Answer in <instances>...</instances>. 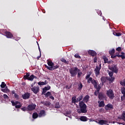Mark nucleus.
Wrapping results in <instances>:
<instances>
[{
    "instance_id": "1",
    "label": "nucleus",
    "mask_w": 125,
    "mask_h": 125,
    "mask_svg": "<svg viewBox=\"0 0 125 125\" xmlns=\"http://www.w3.org/2000/svg\"><path fill=\"white\" fill-rule=\"evenodd\" d=\"M79 105L80 109H77V113L79 114H85V113H87L86 104H84L83 101L80 102Z\"/></svg>"
},
{
    "instance_id": "2",
    "label": "nucleus",
    "mask_w": 125,
    "mask_h": 125,
    "mask_svg": "<svg viewBox=\"0 0 125 125\" xmlns=\"http://www.w3.org/2000/svg\"><path fill=\"white\" fill-rule=\"evenodd\" d=\"M80 71V69L77 67H74L73 68H71L69 70V73L70 74L71 77L74 78V77H76L77 75H78V72Z\"/></svg>"
},
{
    "instance_id": "3",
    "label": "nucleus",
    "mask_w": 125,
    "mask_h": 125,
    "mask_svg": "<svg viewBox=\"0 0 125 125\" xmlns=\"http://www.w3.org/2000/svg\"><path fill=\"white\" fill-rule=\"evenodd\" d=\"M106 95L110 99H114L115 98V94L113 90L109 89L106 91Z\"/></svg>"
},
{
    "instance_id": "4",
    "label": "nucleus",
    "mask_w": 125,
    "mask_h": 125,
    "mask_svg": "<svg viewBox=\"0 0 125 125\" xmlns=\"http://www.w3.org/2000/svg\"><path fill=\"white\" fill-rule=\"evenodd\" d=\"M87 80V83H91L93 85H94L95 88H97V82H96V81L95 80L93 79V78H92V77H90Z\"/></svg>"
},
{
    "instance_id": "5",
    "label": "nucleus",
    "mask_w": 125,
    "mask_h": 125,
    "mask_svg": "<svg viewBox=\"0 0 125 125\" xmlns=\"http://www.w3.org/2000/svg\"><path fill=\"white\" fill-rule=\"evenodd\" d=\"M100 70H101V63L99 64V66L97 65L94 69L96 77H98L100 75Z\"/></svg>"
},
{
    "instance_id": "6",
    "label": "nucleus",
    "mask_w": 125,
    "mask_h": 125,
    "mask_svg": "<svg viewBox=\"0 0 125 125\" xmlns=\"http://www.w3.org/2000/svg\"><path fill=\"white\" fill-rule=\"evenodd\" d=\"M109 70L112 71L115 74H117L118 72L119 71V68L117 67V65L113 64L109 67Z\"/></svg>"
},
{
    "instance_id": "7",
    "label": "nucleus",
    "mask_w": 125,
    "mask_h": 125,
    "mask_svg": "<svg viewBox=\"0 0 125 125\" xmlns=\"http://www.w3.org/2000/svg\"><path fill=\"white\" fill-rule=\"evenodd\" d=\"M31 90L35 94H37V93L40 91V87L38 86L33 87V85H31Z\"/></svg>"
},
{
    "instance_id": "8",
    "label": "nucleus",
    "mask_w": 125,
    "mask_h": 125,
    "mask_svg": "<svg viewBox=\"0 0 125 125\" xmlns=\"http://www.w3.org/2000/svg\"><path fill=\"white\" fill-rule=\"evenodd\" d=\"M36 107H37V105L34 104H29L27 106V110L28 111H33V110H35V109H36Z\"/></svg>"
},
{
    "instance_id": "9",
    "label": "nucleus",
    "mask_w": 125,
    "mask_h": 125,
    "mask_svg": "<svg viewBox=\"0 0 125 125\" xmlns=\"http://www.w3.org/2000/svg\"><path fill=\"white\" fill-rule=\"evenodd\" d=\"M47 69L48 70H49L50 71H53V70H55V69H58L59 68V66L57 65H54V63H53V65L52 66H46Z\"/></svg>"
},
{
    "instance_id": "10",
    "label": "nucleus",
    "mask_w": 125,
    "mask_h": 125,
    "mask_svg": "<svg viewBox=\"0 0 125 125\" xmlns=\"http://www.w3.org/2000/svg\"><path fill=\"white\" fill-rule=\"evenodd\" d=\"M30 96H31V93L27 92L22 95V98L24 100L29 99Z\"/></svg>"
},
{
    "instance_id": "11",
    "label": "nucleus",
    "mask_w": 125,
    "mask_h": 125,
    "mask_svg": "<svg viewBox=\"0 0 125 125\" xmlns=\"http://www.w3.org/2000/svg\"><path fill=\"white\" fill-rule=\"evenodd\" d=\"M108 123H109V121L107 120H100L98 123L99 125H109V124H108Z\"/></svg>"
},
{
    "instance_id": "12",
    "label": "nucleus",
    "mask_w": 125,
    "mask_h": 125,
    "mask_svg": "<svg viewBox=\"0 0 125 125\" xmlns=\"http://www.w3.org/2000/svg\"><path fill=\"white\" fill-rule=\"evenodd\" d=\"M99 99L100 100H103L106 98V95L103 93H99L98 95Z\"/></svg>"
},
{
    "instance_id": "13",
    "label": "nucleus",
    "mask_w": 125,
    "mask_h": 125,
    "mask_svg": "<svg viewBox=\"0 0 125 125\" xmlns=\"http://www.w3.org/2000/svg\"><path fill=\"white\" fill-rule=\"evenodd\" d=\"M108 108L109 109H114V107L113 106V104H108L107 105H106L104 107V108L105 109L106 111H108Z\"/></svg>"
},
{
    "instance_id": "14",
    "label": "nucleus",
    "mask_w": 125,
    "mask_h": 125,
    "mask_svg": "<svg viewBox=\"0 0 125 125\" xmlns=\"http://www.w3.org/2000/svg\"><path fill=\"white\" fill-rule=\"evenodd\" d=\"M45 111L43 110H42L40 111L39 113V118H42V117H44L45 116Z\"/></svg>"
},
{
    "instance_id": "15",
    "label": "nucleus",
    "mask_w": 125,
    "mask_h": 125,
    "mask_svg": "<svg viewBox=\"0 0 125 125\" xmlns=\"http://www.w3.org/2000/svg\"><path fill=\"white\" fill-rule=\"evenodd\" d=\"M6 36L8 39H12L13 37V35L10 32L6 31L5 32Z\"/></svg>"
},
{
    "instance_id": "16",
    "label": "nucleus",
    "mask_w": 125,
    "mask_h": 125,
    "mask_svg": "<svg viewBox=\"0 0 125 125\" xmlns=\"http://www.w3.org/2000/svg\"><path fill=\"white\" fill-rule=\"evenodd\" d=\"M89 100V95H86L85 97H83V100L82 101L84 102V103H87L88 102V101Z\"/></svg>"
},
{
    "instance_id": "17",
    "label": "nucleus",
    "mask_w": 125,
    "mask_h": 125,
    "mask_svg": "<svg viewBox=\"0 0 125 125\" xmlns=\"http://www.w3.org/2000/svg\"><path fill=\"white\" fill-rule=\"evenodd\" d=\"M71 102L74 104H76V103H78L79 102L78 101V99H77V97L76 96L73 97L71 99Z\"/></svg>"
},
{
    "instance_id": "18",
    "label": "nucleus",
    "mask_w": 125,
    "mask_h": 125,
    "mask_svg": "<svg viewBox=\"0 0 125 125\" xmlns=\"http://www.w3.org/2000/svg\"><path fill=\"white\" fill-rule=\"evenodd\" d=\"M88 53L89 55H91V56H95L96 55V52L92 50H89Z\"/></svg>"
},
{
    "instance_id": "19",
    "label": "nucleus",
    "mask_w": 125,
    "mask_h": 125,
    "mask_svg": "<svg viewBox=\"0 0 125 125\" xmlns=\"http://www.w3.org/2000/svg\"><path fill=\"white\" fill-rule=\"evenodd\" d=\"M98 103H99V107H104L105 106V104L104 103V101H98Z\"/></svg>"
},
{
    "instance_id": "20",
    "label": "nucleus",
    "mask_w": 125,
    "mask_h": 125,
    "mask_svg": "<svg viewBox=\"0 0 125 125\" xmlns=\"http://www.w3.org/2000/svg\"><path fill=\"white\" fill-rule=\"evenodd\" d=\"M101 81L103 85V84H104V83H106L107 81V78L105 77H103L101 78Z\"/></svg>"
},
{
    "instance_id": "21",
    "label": "nucleus",
    "mask_w": 125,
    "mask_h": 125,
    "mask_svg": "<svg viewBox=\"0 0 125 125\" xmlns=\"http://www.w3.org/2000/svg\"><path fill=\"white\" fill-rule=\"evenodd\" d=\"M41 103L43 104V105H44L45 106H47V107H48V106H50V103L49 102H41Z\"/></svg>"
},
{
    "instance_id": "22",
    "label": "nucleus",
    "mask_w": 125,
    "mask_h": 125,
    "mask_svg": "<svg viewBox=\"0 0 125 125\" xmlns=\"http://www.w3.org/2000/svg\"><path fill=\"white\" fill-rule=\"evenodd\" d=\"M80 119L82 122H86L87 121V118L85 116H81Z\"/></svg>"
},
{
    "instance_id": "23",
    "label": "nucleus",
    "mask_w": 125,
    "mask_h": 125,
    "mask_svg": "<svg viewBox=\"0 0 125 125\" xmlns=\"http://www.w3.org/2000/svg\"><path fill=\"white\" fill-rule=\"evenodd\" d=\"M83 98V95H81L79 96L77 99L78 102H81Z\"/></svg>"
},
{
    "instance_id": "24",
    "label": "nucleus",
    "mask_w": 125,
    "mask_h": 125,
    "mask_svg": "<svg viewBox=\"0 0 125 125\" xmlns=\"http://www.w3.org/2000/svg\"><path fill=\"white\" fill-rule=\"evenodd\" d=\"M107 81H109V82H114L115 81V77L111 76L109 77V78H107Z\"/></svg>"
},
{
    "instance_id": "25",
    "label": "nucleus",
    "mask_w": 125,
    "mask_h": 125,
    "mask_svg": "<svg viewBox=\"0 0 125 125\" xmlns=\"http://www.w3.org/2000/svg\"><path fill=\"white\" fill-rule=\"evenodd\" d=\"M92 73V72H91V71H90V72H89L87 74V75H86V77H85V79L86 80H87L88 79H89V78H90V76L91 75V74Z\"/></svg>"
},
{
    "instance_id": "26",
    "label": "nucleus",
    "mask_w": 125,
    "mask_h": 125,
    "mask_svg": "<svg viewBox=\"0 0 125 125\" xmlns=\"http://www.w3.org/2000/svg\"><path fill=\"white\" fill-rule=\"evenodd\" d=\"M39 117V114L37 112L33 113L32 117L33 119H37Z\"/></svg>"
},
{
    "instance_id": "27",
    "label": "nucleus",
    "mask_w": 125,
    "mask_h": 125,
    "mask_svg": "<svg viewBox=\"0 0 125 125\" xmlns=\"http://www.w3.org/2000/svg\"><path fill=\"white\" fill-rule=\"evenodd\" d=\"M121 92L123 94L124 97L125 98V86L121 89Z\"/></svg>"
},
{
    "instance_id": "28",
    "label": "nucleus",
    "mask_w": 125,
    "mask_h": 125,
    "mask_svg": "<svg viewBox=\"0 0 125 125\" xmlns=\"http://www.w3.org/2000/svg\"><path fill=\"white\" fill-rule=\"evenodd\" d=\"M30 77V73H26V75H24L23 77V79H24V80H28V79H29Z\"/></svg>"
},
{
    "instance_id": "29",
    "label": "nucleus",
    "mask_w": 125,
    "mask_h": 125,
    "mask_svg": "<svg viewBox=\"0 0 125 125\" xmlns=\"http://www.w3.org/2000/svg\"><path fill=\"white\" fill-rule=\"evenodd\" d=\"M36 76H34V75H31L29 77H28V78L27 79V80H28V81H33V80H34V79H35V77Z\"/></svg>"
},
{
    "instance_id": "30",
    "label": "nucleus",
    "mask_w": 125,
    "mask_h": 125,
    "mask_svg": "<svg viewBox=\"0 0 125 125\" xmlns=\"http://www.w3.org/2000/svg\"><path fill=\"white\" fill-rule=\"evenodd\" d=\"M71 111H66L64 113L65 116H66V117H69L68 115H70L71 114Z\"/></svg>"
},
{
    "instance_id": "31",
    "label": "nucleus",
    "mask_w": 125,
    "mask_h": 125,
    "mask_svg": "<svg viewBox=\"0 0 125 125\" xmlns=\"http://www.w3.org/2000/svg\"><path fill=\"white\" fill-rule=\"evenodd\" d=\"M77 75L78 78H81V76L83 75V72H81V70L78 72Z\"/></svg>"
},
{
    "instance_id": "32",
    "label": "nucleus",
    "mask_w": 125,
    "mask_h": 125,
    "mask_svg": "<svg viewBox=\"0 0 125 125\" xmlns=\"http://www.w3.org/2000/svg\"><path fill=\"white\" fill-rule=\"evenodd\" d=\"M44 95H45L46 98H47L48 96H50V95H51V92H47L46 93H45Z\"/></svg>"
},
{
    "instance_id": "33",
    "label": "nucleus",
    "mask_w": 125,
    "mask_h": 125,
    "mask_svg": "<svg viewBox=\"0 0 125 125\" xmlns=\"http://www.w3.org/2000/svg\"><path fill=\"white\" fill-rule=\"evenodd\" d=\"M78 90H82V88H83V83H80V84L78 85Z\"/></svg>"
},
{
    "instance_id": "34",
    "label": "nucleus",
    "mask_w": 125,
    "mask_h": 125,
    "mask_svg": "<svg viewBox=\"0 0 125 125\" xmlns=\"http://www.w3.org/2000/svg\"><path fill=\"white\" fill-rule=\"evenodd\" d=\"M109 53L110 55H112L115 53V49H112L111 50H109Z\"/></svg>"
},
{
    "instance_id": "35",
    "label": "nucleus",
    "mask_w": 125,
    "mask_h": 125,
    "mask_svg": "<svg viewBox=\"0 0 125 125\" xmlns=\"http://www.w3.org/2000/svg\"><path fill=\"white\" fill-rule=\"evenodd\" d=\"M62 62L65 63V64H69V61H66L64 58L61 59Z\"/></svg>"
},
{
    "instance_id": "36",
    "label": "nucleus",
    "mask_w": 125,
    "mask_h": 125,
    "mask_svg": "<svg viewBox=\"0 0 125 125\" xmlns=\"http://www.w3.org/2000/svg\"><path fill=\"white\" fill-rule=\"evenodd\" d=\"M21 110L23 112H26V111L28 110V107L24 106L23 107L21 108Z\"/></svg>"
},
{
    "instance_id": "37",
    "label": "nucleus",
    "mask_w": 125,
    "mask_h": 125,
    "mask_svg": "<svg viewBox=\"0 0 125 125\" xmlns=\"http://www.w3.org/2000/svg\"><path fill=\"white\" fill-rule=\"evenodd\" d=\"M120 84H121V85H123V86H125V79L120 82Z\"/></svg>"
},
{
    "instance_id": "38",
    "label": "nucleus",
    "mask_w": 125,
    "mask_h": 125,
    "mask_svg": "<svg viewBox=\"0 0 125 125\" xmlns=\"http://www.w3.org/2000/svg\"><path fill=\"white\" fill-rule=\"evenodd\" d=\"M1 91H3V92H7V91H8V88H7V87H6L4 89H1Z\"/></svg>"
},
{
    "instance_id": "39",
    "label": "nucleus",
    "mask_w": 125,
    "mask_h": 125,
    "mask_svg": "<svg viewBox=\"0 0 125 125\" xmlns=\"http://www.w3.org/2000/svg\"><path fill=\"white\" fill-rule=\"evenodd\" d=\"M1 88H4L5 86H6V84L4 82H2L1 84L0 85Z\"/></svg>"
},
{
    "instance_id": "40",
    "label": "nucleus",
    "mask_w": 125,
    "mask_h": 125,
    "mask_svg": "<svg viewBox=\"0 0 125 125\" xmlns=\"http://www.w3.org/2000/svg\"><path fill=\"white\" fill-rule=\"evenodd\" d=\"M103 59L104 60V63H108V59L107 58V57H103Z\"/></svg>"
},
{
    "instance_id": "41",
    "label": "nucleus",
    "mask_w": 125,
    "mask_h": 125,
    "mask_svg": "<svg viewBox=\"0 0 125 125\" xmlns=\"http://www.w3.org/2000/svg\"><path fill=\"white\" fill-rule=\"evenodd\" d=\"M55 107H56L57 109H59V108H60V104H59V103H57L56 104Z\"/></svg>"
},
{
    "instance_id": "42",
    "label": "nucleus",
    "mask_w": 125,
    "mask_h": 125,
    "mask_svg": "<svg viewBox=\"0 0 125 125\" xmlns=\"http://www.w3.org/2000/svg\"><path fill=\"white\" fill-rule=\"evenodd\" d=\"M21 107H22V104H17L15 106V108H17L18 109H19V108H21Z\"/></svg>"
},
{
    "instance_id": "43",
    "label": "nucleus",
    "mask_w": 125,
    "mask_h": 125,
    "mask_svg": "<svg viewBox=\"0 0 125 125\" xmlns=\"http://www.w3.org/2000/svg\"><path fill=\"white\" fill-rule=\"evenodd\" d=\"M113 35L114 36H116L117 37H120V36H121V34L120 33H116V32H114Z\"/></svg>"
},
{
    "instance_id": "44",
    "label": "nucleus",
    "mask_w": 125,
    "mask_h": 125,
    "mask_svg": "<svg viewBox=\"0 0 125 125\" xmlns=\"http://www.w3.org/2000/svg\"><path fill=\"white\" fill-rule=\"evenodd\" d=\"M108 75H109V77H113V76L114 75V72L109 71L108 72Z\"/></svg>"
},
{
    "instance_id": "45",
    "label": "nucleus",
    "mask_w": 125,
    "mask_h": 125,
    "mask_svg": "<svg viewBox=\"0 0 125 125\" xmlns=\"http://www.w3.org/2000/svg\"><path fill=\"white\" fill-rule=\"evenodd\" d=\"M99 88L98 89L96 90L94 94L96 96H97L98 95V93H99Z\"/></svg>"
},
{
    "instance_id": "46",
    "label": "nucleus",
    "mask_w": 125,
    "mask_h": 125,
    "mask_svg": "<svg viewBox=\"0 0 125 125\" xmlns=\"http://www.w3.org/2000/svg\"><path fill=\"white\" fill-rule=\"evenodd\" d=\"M47 64L49 67H52V65H53V62H48Z\"/></svg>"
},
{
    "instance_id": "47",
    "label": "nucleus",
    "mask_w": 125,
    "mask_h": 125,
    "mask_svg": "<svg viewBox=\"0 0 125 125\" xmlns=\"http://www.w3.org/2000/svg\"><path fill=\"white\" fill-rule=\"evenodd\" d=\"M39 85H44V83L43 82H40L38 83Z\"/></svg>"
},
{
    "instance_id": "48",
    "label": "nucleus",
    "mask_w": 125,
    "mask_h": 125,
    "mask_svg": "<svg viewBox=\"0 0 125 125\" xmlns=\"http://www.w3.org/2000/svg\"><path fill=\"white\" fill-rule=\"evenodd\" d=\"M74 57H75V58H79L81 59V56L79 55V54H76L74 55Z\"/></svg>"
},
{
    "instance_id": "49",
    "label": "nucleus",
    "mask_w": 125,
    "mask_h": 125,
    "mask_svg": "<svg viewBox=\"0 0 125 125\" xmlns=\"http://www.w3.org/2000/svg\"><path fill=\"white\" fill-rule=\"evenodd\" d=\"M44 88L47 91L49 90V89H50V86L48 85L47 86L44 87Z\"/></svg>"
},
{
    "instance_id": "50",
    "label": "nucleus",
    "mask_w": 125,
    "mask_h": 125,
    "mask_svg": "<svg viewBox=\"0 0 125 125\" xmlns=\"http://www.w3.org/2000/svg\"><path fill=\"white\" fill-rule=\"evenodd\" d=\"M122 120L125 121V111L123 113Z\"/></svg>"
},
{
    "instance_id": "51",
    "label": "nucleus",
    "mask_w": 125,
    "mask_h": 125,
    "mask_svg": "<svg viewBox=\"0 0 125 125\" xmlns=\"http://www.w3.org/2000/svg\"><path fill=\"white\" fill-rule=\"evenodd\" d=\"M46 91H47L45 89H44V88L42 89V94H45V92H46Z\"/></svg>"
},
{
    "instance_id": "52",
    "label": "nucleus",
    "mask_w": 125,
    "mask_h": 125,
    "mask_svg": "<svg viewBox=\"0 0 125 125\" xmlns=\"http://www.w3.org/2000/svg\"><path fill=\"white\" fill-rule=\"evenodd\" d=\"M3 98H4L5 99H8V96L6 94H4Z\"/></svg>"
},
{
    "instance_id": "53",
    "label": "nucleus",
    "mask_w": 125,
    "mask_h": 125,
    "mask_svg": "<svg viewBox=\"0 0 125 125\" xmlns=\"http://www.w3.org/2000/svg\"><path fill=\"white\" fill-rule=\"evenodd\" d=\"M116 50L117 51H121L122 50V48H121V47H118L116 48Z\"/></svg>"
},
{
    "instance_id": "54",
    "label": "nucleus",
    "mask_w": 125,
    "mask_h": 125,
    "mask_svg": "<svg viewBox=\"0 0 125 125\" xmlns=\"http://www.w3.org/2000/svg\"><path fill=\"white\" fill-rule=\"evenodd\" d=\"M11 103L13 106H16V104H15V102L14 101H11Z\"/></svg>"
},
{
    "instance_id": "55",
    "label": "nucleus",
    "mask_w": 125,
    "mask_h": 125,
    "mask_svg": "<svg viewBox=\"0 0 125 125\" xmlns=\"http://www.w3.org/2000/svg\"><path fill=\"white\" fill-rule=\"evenodd\" d=\"M111 58H116V57H117L116 55H111Z\"/></svg>"
},
{
    "instance_id": "56",
    "label": "nucleus",
    "mask_w": 125,
    "mask_h": 125,
    "mask_svg": "<svg viewBox=\"0 0 125 125\" xmlns=\"http://www.w3.org/2000/svg\"><path fill=\"white\" fill-rule=\"evenodd\" d=\"M14 96L15 98H18V97H19L18 94H17L16 93L14 94Z\"/></svg>"
},
{
    "instance_id": "57",
    "label": "nucleus",
    "mask_w": 125,
    "mask_h": 125,
    "mask_svg": "<svg viewBox=\"0 0 125 125\" xmlns=\"http://www.w3.org/2000/svg\"><path fill=\"white\" fill-rule=\"evenodd\" d=\"M49 98H50V99H52V100H54V97H53V96H52L51 95H50L49 96Z\"/></svg>"
},
{
    "instance_id": "58",
    "label": "nucleus",
    "mask_w": 125,
    "mask_h": 125,
    "mask_svg": "<svg viewBox=\"0 0 125 125\" xmlns=\"http://www.w3.org/2000/svg\"><path fill=\"white\" fill-rule=\"evenodd\" d=\"M43 83H44V85H45V84H47L48 82H47V81L45 80V81Z\"/></svg>"
},
{
    "instance_id": "59",
    "label": "nucleus",
    "mask_w": 125,
    "mask_h": 125,
    "mask_svg": "<svg viewBox=\"0 0 125 125\" xmlns=\"http://www.w3.org/2000/svg\"><path fill=\"white\" fill-rule=\"evenodd\" d=\"M97 62V58H95L94 60V63H96Z\"/></svg>"
},
{
    "instance_id": "60",
    "label": "nucleus",
    "mask_w": 125,
    "mask_h": 125,
    "mask_svg": "<svg viewBox=\"0 0 125 125\" xmlns=\"http://www.w3.org/2000/svg\"><path fill=\"white\" fill-rule=\"evenodd\" d=\"M97 13H98V14L99 15H100V16H101V14H102V13H101V11H98Z\"/></svg>"
},
{
    "instance_id": "61",
    "label": "nucleus",
    "mask_w": 125,
    "mask_h": 125,
    "mask_svg": "<svg viewBox=\"0 0 125 125\" xmlns=\"http://www.w3.org/2000/svg\"><path fill=\"white\" fill-rule=\"evenodd\" d=\"M121 58H122V59H125V55H121Z\"/></svg>"
},
{
    "instance_id": "62",
    "label": "nucleus",
    "mask_w": 125,
    "mask_h": 125,
    "mask_svg": "<svg viewBox=\"0 0 125 125\" xmlns=\"http://www.w3.org/2000/svg\"><path fill=\"white\" fill-rule=\"evenodd\" d=\"M15 103L16 105H18L20 103V102H17V101H15Z\"/></svg>"
},
{
    "instance_id": "63",
    "label": "nucleus",
    "mask_w": 125,
    "mask_h": 125,
    "mask_svg": "<svg viewBox=\"0 0 125 125\" xmlns=\"http://www.w3.org/2000/svg\"><path fill=\"white\" fill-rule=\"evenodd\" d=\"M97 89H98L99 88V91H100V89L101 88V87H100V86H98V87H97V88H95Z\"/></svg>"
},
{
    "instance_id": "64",
    "label": "nucleus",
    "mask_w": 125,
    "mask_h": 125,
    "mask_svg": "<svg viewBox=\"0 0 125 125\" xmlns=\"http://www.w3.org/2000/svg\"><path fill=\"white\" fill-rule=\"evenodd\" d=\"M117 56V57H122V55H116V57Z\"/></svg>"
}]
</instances>
